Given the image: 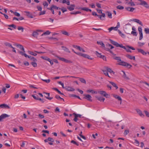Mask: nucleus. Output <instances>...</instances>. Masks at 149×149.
I'll list each match as a JSON object with an SVG mask.
<instances>
[{
	"label": "nucleus",
	"instance_id": "7",
	"mask_svg": "<svg viewBox=\"0 0 149 149\" xmlns=\"http://www.w3.org/2000/svg\"><path fill=\"white\" fill-rule=\"evenodd\" d=\"M113 96L116 99H117L118 100L120 101V104H121L122 101V99L120 96H119L118 95L116 94H113Z\"/></svg>",
	"mask_w": 149,
	"mask_h": 149
},
{
	"label": "nucleus",
	"instance_id": "27",
	"mask_svg": "<svg viewBox=\"0 0 149 149\" xmlns=\"http://www.w3.org/2000/svg\"><path fill=\"white\" fill-rule=\"evenodd\" d=\"M109 82L110 84L112 85L113 87H115L116 89L118 88V86L115 83L111 81H109Z\"/></svg>",
	"mask_w": 149,
	"mask_h": 149
},
{
	"label": "nucleus",
	"instance_id": "45",
	"mask_svg": "<svg viewBox=\"0 0 149 149\" xmlns=\"http://www.w3.org/2000/svg\"><path fill=\"white\" fill-rule=\"evenodd\" d=\"M17 29L19 30H21L23 32L24 31V28L22 26H19L18 27Z\"/></svg>",
	"mask_w": 149,
	"mask_h": 149
},
{
	"label": "nucleus",
	"instance_id": "10",
	"mask_svg": "<svg viewBox=\"0 0 149 149\" xmlns=\"http://www.w3.org/2000/svg\"><path fill=\"white\" fill-rule=\"evenodd\" d=\"M24 12L26 13V15L29 18H33V16L29 12L24 11Z\"/></svg>",
	"mask_w": 149,
	"mask_h": 149
},
{
	"label": "nucleus",
	"instance_id": "55",
	"mask_svg": "<svg viewBox=\"0 0 149 149\" xmlns=\"http://www.w3.org/2000/svg\"><path fill=\"white\" fill-rule=\"evenodd\" d=\"M31 64L34 67H36L37 66V64L36 62H32L31 63Z\"/></svg>",
	"mask_w": 149,
	"mask_h": 149
},
{
	"label": "nucleus",
	"instance_id": "34",
	"mask_svg": "<svg viewBox=\"0 0 149 149\" xmlns=\"http://www.w3.org/2000/svg\"><path fill=\"white\" fill-rule=\"evenodd\" d=\"M62 47L63 48V49L66 52L68 53H70V51L66 47L62 46Z\"/></svg>",
	"mask_w": 149,
	"mask_h": 149
},
{
	"label": "nucleus",
	"instance_id": "18",
	"mask_svg": "<svg viewBox=\"0 0 149 149\" xmlns=\"http://www.w3.org/2000/svg\"><path fill=\"white\" fill-rule=\"evenodd\" d=\"M83 57L87 58L88 59L93 60V58H91L90 56L88 54H83Z\"/></svg>",
	"mask_w": 149,
	"mask_h": 149
},
{
	"label": "nucleus",
	"instance_id": "12",
	"mask_svg": "<svg viewBox=\"0 0 149 149\" xmlns=\"http://www.w3.org/2000/svg\"><path fill=\"white\" fill-rule=\"evenodd\" d=\"M75 5L74 4H71L70 6H67V8L70 11H72L74 9Z\"/></svg>",
	"mask_w": 149,
	"mask_h": 149
},
{
	"label": "nucleus",
	"instance_id": "61",
	"mask_svg": "<svg viewBox=\"0 0 149 149\" xmlns=\"http://www.w3.org/2000/svg\"><path fill=\"white\" fill-rule=\"evenodd\" d=\"M139 46L140 47H142L144 45V43L143 42H138Z\"/></svg>",
	"mask_w": 149,
	"mask_h": 149
},
{
	"label": "nucleus",
	"instance_id": "60",
	"mask_svg": "<svg viewBox=\"0 0 149 149\" xmlns=\"http://www.w3.org/2000/svg\"><path fill=\"white\" fill-rule=\"evenodd\" d=\"M38 100L41 101V102L42 103H44L45 101V100H44V99H41L40 98H38Z\"/></svg>",
	"mask_w": 149,
	"mask_h": 149
},
{
	"label": "nucleus",
	"instance_id": "53",
	"mask_svg": "<svg viewBox=\"0 0 149 149\" xmlns=\"http://www.w3.org/2000/svg\"><path fill=\"white\" fill-rule=\"evenodd\" d=\"M144 31L146 34H149V29L146 28L145 29Z\"/></svg>",
	"mask_w": 149,
	"mask_h": 149
},
{
	"label": "nucleus",
	"instance_id": "30",
	"mask_svg": "<svg viewBox=\"0 0 149 149\" xmlns=\"http://www.w3.org/2000/svg\"><path fill=\"white\" fill-rule=\"evenodd\" d=\"M104 49L107 51L111 53L113 55H115L113 53V52L110 50L111 49L107 47H104Z\"/></svg>",
	"mask_w": 149,
	"mask_h": 149
},
{
	"label": "nucleus",
	"instance_id": "11",
	"mask_svg": "<svg viewBox=\"0 0 149 149\" xmlns=\"http://www.w3.org/2000/svg\"><path fill=\"white\" fill-rule=\"evenodd\" d=\"M65 88L67 91H73L75 90V89L70 86H66L65 87Z\"/></svg>",
	"mask_w": 149,
	"mask_h": 149
},
{
	"label": "nucleus",
	"instance_id": "24",
	"mask_svg": "<svg viewBox=\"0 0 149 149\" xmlns=\"http://www.w3.org/2000/svg\"><path fill=\"white\" fill-rule=\"evenodd\" d=\"M106 70L108 72L110 73H113V74H114V72L110 68L108 67L106 68Z\"/></svg>",
	"mask_w": 149,
	"mask_h": 149
},
{
	"label": "nucleus",
	"instance_id": "4",
	"mask_svg": "<svg viewBox=\"0 0 149 149\" xmlns=\"http://www.w3.org/2000/svg\"><path fill=\"white\" fill-rule=\"evenodd\" d=\"M139 1L141 2L139 4L140 5L143 6L147 8H149V6L146 1L142 0H139Z\"/></svg>",
	"mask_w": 149,
	"mask_h": 149
},
{
	"label": "nucleus",
	"instance_id": "63",
	"mask_svg": "<svg viewBox=\"0 0 149 149\" xmlns=\"http://www.w3.org/2000/svg\"><path fill=\"white\" fill-rule=\"evenodd\" d=\"M96 10L98 13L99 14H102V10H100L99 9H97Z\"/></svg>",
	"mask_w": 149,
	"mask_h": 149
},
{
	"label": "nucleus",
	"instance_id": "36",
	"mask_svg": "<svg viewBox=\"0 0 149 149\" xmlns=\"http://www.w3.org/2000/svg\"><path fill=\"white\" fill-rule=\"evenodd\" d=\"M54 90H55V91H57L58 93H59V94H60L61 95H63L64 94L63 93H62L60 91H59L58 89L57 88H53Z\"/></svg>",
	"mask_w": 149,
	"mask_h": 149
},
{
	"label": "nucleus",
	"instance_id": "52",
	"mask_svg": "<svg viewBox=\"0 0 149 149\" xmlns=\"http://www.w3.org/2000/svg\"><path fill=\"white\" fill-rule=\"evenodd\" d=\"M118 33H119L120 35L122 37H123L124 36V35L119 30H118Z\"/></svg>",
	"mask_w": 149,
	"mask_h": 149
},
{
	"label": "nucleus",
	"instance_id": "38",
	"mask_svg": "<svg viewBox=\"0 0 149 149\" xmlns=\"http://www.w3.org/2000/svg\"><path fill=\"white\" fill-rule=\"evenodd\" d=\"M51 7L53 8H54V9H56V10L60 9H60H61V8H59V7H57L56 6H55V5H52L51 6Z\"/></svg>",
	"mask_w": 149,
	"mask_h": 149
},
{
	"label": "nucleus",
	"instance_id": "17",
	"mask_svg": "<svg viewBox=\"0 0 149 149\" xmlns=\"http://www.w3.org/2000/svg\"><path fill=\"white\" fill-rule=\"evenodd\" d=\"M15 45L17 47H19L21 50H22L23 52H25L24 48L22 45L18 44H16Z\"/></svg>",
	"mask_w": 149,
	"mask_h": 149
},
{
	"label": "nucleus",
	"instance_id": "28",
	"mask_svg": "<svg viewBox=\"0 0 149 149\" xmlns=\"http://www.w3.org/2000/svg\"><path fill=\"white\" fill-rule=\"evenodd\" d=\"M82 10H83L86 11L87 12L89 11L90 12H91V10L90 9H89L88 8L86 7H84L82 8Z\"/></svg>",
	"mask_w": 149,
	"mask_h": 149
},
{
	"label": "nucleus",
	"instance_id": "25",
	"mask_svg": "<svg viewBox=\"0 0 149 149\" xmlns=\"http://www.w3.org/2000/svg\"><path fill=\"white\" fill-rule=\"evenodd\" d=\"M96 97L98 100L100 101L104 102L105 100V98L102 97Z\"/></svg>",
	"mask_w": 149,
	"mask_h": 149
},
{
	"label": "nucleus",
	"instance_id": "26",
	"mask_svg": "<svg viewBox=\"0 0 149 149\" xmlns=\"http://www.w3.org/2000/svg\"><path fill=\"white\" fill-rule=\"evenodd\" d=\"M61 32L62 34L67 36H69L70 35L69 33L65 31H62Z\"/></svg>",
	"mask_w": 149,
	"mask_h": 149
},
{
	"label": "nucleus",
	"instance_id": "19",
	"mask_svg": "<svg viewBox=\"0 0 149 149\" xmlns=\"http://www.w3.org/2000/svg\"><path fill=\"white\" fill-rule=\"evenodd\" d=\"M0 107L3 108H7L8 109H9L10 108V107L8 106V105L6 104H3L0 105Z\"/></svg>",
	"mask_w": 149,
	"mask_h": 149
},
{
	"label": "nucleus",
	"instance_id": "15",
	"mask_svg": "<svg viewBox=\"0 0 149 149\" xmlns=\"http://www.w3.org/2000/svg\"><path fill=\"white\" fill-rule=\"evenodd\" d=\"M137 51L138 52L141 53L143 55H145L147 54V53L145 52L144 50L142 49H137Z\"/></svg>",
	"mask_w": 149,
	"mask_h": 149
},
{
	"label": "nucleus",
	"instance_id": "23",
	"mask_svg": "<svg viewBox=\"0 0 149 149\" xmlns=\"http://www.w3.org/2000/svg\"><path fill=\"white\" fill-rule=\"evenodd\" d=\"M87 92L88 93H91L93 94H97V91H95L93 90H88L87 91Z\"/></svg>",
	"mask_w": 149,
	"mask_h": 149
},
{
	"label": "nucleus",
	"instance_id": "49",
	"mask_svg": "<svg viewBox=\"0 0 149 149\" xmlns=\"http://www.w3.org/2000/svg\"><path fill=\"white\" fill-rule=\"evenodd\" d=\"M50 33V32L49 31H47L46 32L44 33L42 35H48Z\"/></svg>",
	"mask_w": 149,
	"mask_h": 149
},
{
	"label": "nucleus",
	"instance_id": "42",
	"mask_svg": "<svg viewBox=\"0 0 149 149\" xmlns=\"http://www.w3.org/2000/svg\"><path fill=\"white\" fill-rule=\"evenodd\" d=\"M60 10L62 11L63 13H64V12L67 11V9L65 7H63L62 8H61Z\"/></svg>",
	"mask_w": 149,
	"mask_h": 149
},
{
	"label": "nucleus",
	"instance_id": "59",
	"mask_svg": "<svg viewBox=\"0 0 149 149\" xmlns=\"http://www.w3.org/2000/svg\"><path fill=\"white\" fill-rule=\"evenodd\" d=\"M48 140H49V141H50L52 142L54 141V140L51 137L48 138Z\"/></svg>",
	"mask_w": 149,
	"mask_h": 149
},
{
	"label": "nucleus",
	"instance_id": "20",
	"mask_svg": "<svg viewBox=\"0 0 149 149\" xmlns=\"http://www.w3.org/2000/svg\"><path fill=\"white\" fill-rule=\"evenodd\" d=\"M132 21L139 24L141 26H143V24L142 22L138 19H133Z\"/></svg>",
	"mask_w": 149,
	"mask_h": 149
},
{
	"label": "nucleus",
	"instance_id": "13",
	"mask_svg": "<svg viewBox=\"0 0 149 149\" xmlns=\"http://www.w3.org/2000/svg\"><path fill=\"white\" fill-rule=\"evenodd\" d=\"M10 115H8L6 114H3L0 116V118H1V120H2L8 117Z\"/></svg>",
	"mask_w": 149,
	"mask_h": 149
},
{
	"label": "nucleus",
	"instance_id": "58",
	"mask_svg": "<svg viewBox=\"0 0 149 149\" xmlns=\"http://www.w3.org/2000/svg\"><path fill=\"white\" fill-rule=\"evenodd\" d=\"M71 143H73V144L76 145L78 146H79V143L77 142H76V141H74V140H72L71 141Z\"/></svg>",
	"mask_w": 149,
	"mask_h": 149
},
{
	"label": "nucleus",
	"instance_id": "47",
	"mask_svg": "<svg viewBox=\"0 0 149 149\" xmlns=\"http://www.w3.org/2000/svg\"><path fill=\"white\" fill-rule=\"evenodd\" d=\"M38 33L37 32L34 31L32 33V35L34 37H36L38 35Z\"/></svg>",
	"mask_w": 149,
	"mask_h": 149
},
{
	"label": "nucleus",
	"instance_id": "39",
	"mask_svg": "<svg viewBox=\"0 0 149 149\" xmlns=\"http://www.w3.org/2000/svg\"><path fill=\"white\" fill-rule=\"evenodd\" d=\"M30 58H29L31 60H32L33 61L36 62L37 61V60L36 58H35L32 57V56H30Z\"/></svg>",
	"mask_w": 149,
	"mask_h": 149
},
{
	"label": "nucleus",
	"instance_id": "35",
	"mask_svg": "<svg viewBox=\"0 0 149 149\" xmlns=\"http://www.w3.org/2000/svg\"><path fill=\"white\" fill-rule=\"evenodd\" d=\"M73 114L74 115V118L73 119V120L75 122H77L78 120V119L77 116L76 115V114L75 113H73Z\"/></svg>",
	"mask_w": 149,
	"mask_h": 149
},
{
	"label": "nucleus",
	"instance_id": "62",
	"mask_svg": "<svg viewBox=\"0 0 149 149\" xmlns=\"http://www.w3.org/2000/svg\"><path fill=\"white\" fill-rule=\"evenodd\" d=\"M144 112H145L146 116L148 117H149V112L148 111H146V110L144 111Z\"/></svg>",
	"mask_w": 149,
	"mask_h": 149
},
{
	"label": "nucleus",
	"instance_id": "44",
	"mask_svg": "<svg viewBox=\"0 0 149 149\" xmlns=\"http://www.w3.org/2000/svg\"><path fill=\"white\" fill-rule=\"evenodd\" d=\"M29 53L31 55H33L34 56H36L37 55V54L36 53H34L33 52H31V51H29Z\"/></svg>",
	"mask_w": 149,
	"mask_h": 149
},
{
	"label": "nucleus",
	"instance_id": "22",
	"mask_svg": "<svg viewBox=\"0 0 149 149\" xmlns=\"http://www.w3.org/2000/svg\"><path fill=\"white\" fill-rule=\"evenodd\" d=\"M105 47L109 48L111 49H112L114 48V47L112 45L109 44H106Z\"/></svg>",
	"mask_w": 149,
	"mask_h": 149
},
{
	"label": "nucleus",
	"instance_id": "57",
	"mask_svg": "<svg viewBox=\"0 0 149 149\" xmlns=\"http://www.w3.org/2000/svg\"><path fill=\"white\" fill-rule=\"evenodd\" d=\"M78 49L80 51H82L83 52H85V51L82 48H81L80 47H78Z\"/></svg>",
	"mask_w": 149,
	"mask_h": 149
},
{
	"label": "nucleus",
	"instance_id": "16",
	"mask_svg": "<svg viewBox=\"0 0 149 149\" xmlns=\"http://www.w3.org/2000/svg\"><path fill=\"white\" fill-rule=\"evenodd\" d=\"M43 93L44 94H46L47 95V96H45V97L46 99H48V100H51L53 98V97H49V95H50V93H46V92H43Z\"/></svg>",
	"mask_w": 149,
	"mask_h": 149
},
{
	"label": "nucleus",
	"instance_id": "46",
	"mask_svg": "<svg viewBox=\"0 0 149 149\" xmlns=\"http://www.w3.org/2000/svg\"><path fill=\"white\" fill-rule=\"evenodd\" d=\"M53 9V8L51 6L50 8H47L49 10L51 11L52 14H54V11Z\"/></svg>",
	"mask_w": 149,
	"mask_h": 149
},
{
	"label": "nucleus",
	"instance_id": "37",
	"mask_svg": "<svg viewBox=\"0 0 149 149\" xmlns=\"http://www.w3.org/2000/svg\"><path fill=\"white\" fill-rule=\"evenodd\" d=\"M95 54L98 57L100 58H101L102 56V55L101 54L98 53L97 51H96Z\"/></svg>",
	"mask_w": 149,
	"mask_h": 149
},
{
	"label": "nucleus",
	"instance_id": "50",
	"mask_svg": "<svg viewBox=\"0 0 149 149\" xmlns=\"http://www.w3.org/2000/svg\"><path fill=\"white\" fill-rule=\"evenodd\" d=\"M139 33L140 35L139 39L140 40H141L143 38L142 32H139Z\"/></svg>",
	"mask_w": 149,
	"mask_h": 149
},
{
	"label": "nucleus",
	"instance_id": "1",
	"mask_svg": "<svg viewBox=\"0 0 149 149\" xmlns=\"http://www.w3.org/2000/svg\"><path fill=\"white\" fill-rule=\"evenodd\" d=\"M113 58L114 59L117 60V62H119L118 64L119 65L128 68H130L132 66L131 65L128 63L122 61L120 58L119 57L114 56Z\"/></svg>",
	"mask_w": 149,
	"mask_h": 149
},
{
	"label": "nucleus",
	"instance_id": "54",
	"mask_svg": "<svg viewBox=\"0 0 149 149\" xmlns=\"http://www.w3.org/2000/svg\"><path fill=\"white\" fill-rule=\"evenodd\" d=\"M0 13L4 15V17L6 19H8V15L5 14L3 13L2 12L0 11Z\"/></svg>",
	"mask_w": 149,
	"mask_h": 149
},
{
	"label": "nucleus",
	"instance_id": "40",
	"mask_svg": "<svg viewBox=\"0 0 149 149\" xmlns=\"http://www.w3.org/2000/svg\"><path fill=\"white\" fill-rule=\"evenodd\" d=\"M106 13H107L108 17L110 18H112V14L109 11H107Z\"/></svg>",
	"mask_w": 149,
	"mask_h": 149
},
{
	"label": "nucleus",
	"instance_id": "6",
	"mask_svg": "<svg viewBox=\"0 0 149 149\" xmlns=\"http://www.w3.org/2000/svg\"><path fill=\"white\" fill-rule=\"evenodd\" d=\"M98 93H100L101 95H103L106 97H108L109 96V95L105 91H100L98 92Z\"/></svg>",
	"mask_w": 149,
	"mask_h": 149
},
{
	"label": "nucleus",
	"instance_id": "21",
	"mask_svg": "<svg viewBox=\"0 0 149 149\" xmlns=\"http://www.w3.org/2000/svg\"><path fill=\"white\" fill-rule=\"evenodd\" d=\"M126 56L130 59H133L134 60H135V57L134 56H132L129 54H127L126 55Z\"/></svg>",
	"mask_w": 149,
	"mask_h": 149
},
{
	"label": "nucleus",
	"instance_id": "5",
	"mask_svg": "<svg viewBox=\"0 0 149 149\" xmlns=\"http://www.w3.org/2000/svg\"><path fill=\"white\" fill-rule=\"evenodd\" d=\"M120 74L122 75V77L124 79L126 80L129 79V78L127 76L125 71H121V73H120Z\"/></svg>",
	"mask_w": 149,
	"mask_h": 149
},
{
	"label": "nucleus",
	"instance_id": "51",
	"mask_svg": "<svg viewBox=\"0 0 149 149\" xmlns=\"http://www.w3.org/2000/svg\"><path fill=\"white\" fill-rule=\"evenodd\" d=\"M9 27H13L14 29H16V26L14 24H12L11 25H9L8 26Z\"/></svg>",
	"mask_w": 149,
	"mask_h": 149
},
{
	"label": "nucleus",
	"instance_id": "43",
	"mask_svg": "<svg viewBox=\"0 0 149 149\" xmlns=\"http://www.w3.org/2000/svg\"><path fill=\"white\" fill-rule=\"evenodd\" d=\"M116 8L120 10H123L124 8V7L122 6L119 5L116 7Z\"/></svg>",
	"mask_w": 149,
	"mask_h": 149
},
{
	"label": "nucleus",
	"instance_id": "8",
	"mask_svg": "<svg viewBox=\"0 0 149 149\" xmlns=\"http://www.w3.org/2000/svg\"><path fill=\"white\" fill-rule=\"evenodd\" d=\"M84 95L85 96V97H84V98L87 99L89 101H92V100L91 98H92L91 96L88 95Z\"/></svg>",
	"mask_w": 149,
	"mask_h": 149
},
{
	"label": "nucleus",
	"instance_id": "9",
	"mask_svg": "<svg viewBox=\"0 0 149 149\" xmlns=\"http://www.w3.org/2000/svg\"><path fill=\"white\" fill-rule=\"evenodd\" d=\"M136 111L140 116L142 117H144V115L143 114L142 112L140 109H136Z\"/></svg>",
	"mask_w": 149,
	"mask_h": 149
},
{
	"label": "nucleus",
	"instance_id": "2",
	"mask_svg": "<svg viewBox=\"0 0 149 149\" xmlns=\"http://www.w3.org/2000/svg\"><path fill=\"white\" fill-rule=\"evenodd\" d=\"M109 40L111 44L116 46V47H120L121 48H123L124 49L126 50L127 52H132L131 51L130 49V48H128V47H126L125 46H123V45L122 44H120L118 43L117 42L114 41L111 39H109Z\"/></svg>",
	"mask_w": 149,
	"mask_h": 149
},
{
	"label": "nucleus",
	"instance_id": "31",
	"mask_svg": "<svg viewBox=\"0 0 149 149\" xmlns=\"http://www.w3.org/2000/svg\"><path fill=\"white\" fill-rule=\"evenodd\" d=\"M78 78L79 79V81L82 83L84 84H86V82L85 80L83 78H81L80 77H78Z\"/></svg>",
	"mask_w": 149,
	"mask_h": 149
},
{
	"label": "nucleus",
	"instance_id": "48",
	"mask_svg": "<svg viewBox=\"0 0 149 149\" xmlns=\"http://www.w3.org/2000/svg\"><path fill=\"white\" fill-rule=\"evenodd\" d=\"M103 72H104V74L106 76H108V77H110L108 74V72L106 70H103Z\"/></svg>",
	"mask_w": 149,
	"mask_h": 149
},
{
	"label": "nucleus",
	"instance_id": "14",
	"mask_svg": "<svg viewBox=\"0 0 149 149\" xmlns=\"http://www.w3.org/2000/svg\"><path fill=\"white\" fill-rule=\"evenodd\" d=\"M126 10L130 12H133L135 10V8L130 7H126L125 8Z\"/></svg>",
	"mask_w": 149,
	"mask_h": 149
},
{
	"label": "nucleus",
	"instance_id": "29",
	"mask_svg": "<svg viewBox=\"0 0 149 149\" xmlns=\"http://www.w3.org/2000/svg\"><path fill=\"white\" fill-rule=\"evenodd\" d=\"M97 43L98 44L101 45L102 47H103L104 48L105 47V45L102 41H97Z\"/></svg>",
	"mask_w": 149,
	"mask_h": 149
},
{
	"label": "nucleus",
	"instance_id": "56",
	"mask_svg": "<svg viewBox=\"0 0 149 149\" xmlns=\"http://www.w3.org/2000/svg\"><path fill=\"white\" fill-rule=\"evenodd\" d=\"M128 4H130L131 6H135V4L134 2L132 1L128 3Z\"/></svg>",
	"mask_w": 149,
	"mask_h": 149
},
{
	"label": "nucleus",
	"instance_id": "33",
	"mask_svg": "<svg viewBox=\"0 0 149 149\" xmlns=\"http://www.w3.org/2000/svg\"><path fill=\"white\" fill-rule=\"evenodd\" d=\"M41 58H42V59L47 61H49L50 60V58H48V57L45 56H42L41 57Z\"/></svg>",
	"mask_w": 149,
	"mask_h": 149
},
{
	"label": "nucleus",
	"instance_id": "32",
	"mask_svg": "<svg viewBox=\"0 0 149 149\" xmlns=\"http://www.w3.org/2000/svg\"><path fill=\"white\" fill-rule=\"evenodd\" d=\"M4 44L6 46H8L10 48H13V47L12 45L11 44L9 43L8 42H6Z\"/></svg>",
	"mask_w": 149,
	"mask_h": 149
},
{
	"label": "nucleus",
	"instance_id": "64",
	"mask_svg": "<svg viewBox=\"0 0 149 149\" xmlns=\"http://www.w3.org/2000/svg\"><path fill=\"white\" fill-rule=\"evenodd\" d=\"M129 133V131L128 130H125L124 134L125 135H127Z\"/></svg>",
	"mask_w": 149,
	"mask_h": 149
},
{
	"label": "nucleus",
	"instance_id": "41",
	"mask_svg": "<svg viewBox=\"0 0 149 149\" xmlns=\"http://www.w3.org/2000/svg\"><path fill=\"white\" fill-rule=\"evenodd\" d=\"M81 12L79 11H77L75 12H71L70 13V14L71 15H76L78 14H81Z\"/></svg>",
	"mask_w": 149,
	"mask_h": 149
},
{
	"label": "nucleus",
	"instance_id": "3",
	"mask_svg": "<svg viewBox=\"0 0 149 149\" xmlns=\"http://www.w3.org/2000/svg\"><path fill=\"white\" fill-rule=\"evenodd\" d=\"M55 56L58 58L59 60L65 63H72V61L70 60H67L64 58L60 57L57 56Z\"/></svg>",
	"mask_w": 149,
	"mask_h": 149
}]
</instances>
